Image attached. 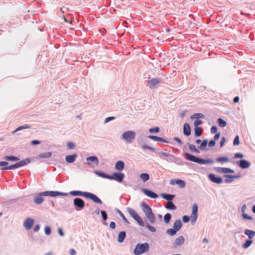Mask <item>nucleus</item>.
Returning <instances> with one entry per match:
<instances>
[{"instance_id": "obj_1", "label": "nucleus", "mask_w": 255, "mask_h": 255, "mask_svg": "<svg viewBox=\"0 0 255 255\" xmlns=\"http://www.w3.org/2000/svg\"><path fill=\"white\" fill-rule=\"evenodd\" d=\"M185 158L187 160L198 163L200 164H206L212 163L211 159L204 160L198 157H197L190 153H185L184 154Z\"/></svg>"}, {"instance_id": "obj_2", "label": "nucleus", "mask_w": 255, "mask_h": 255, "mask_svg": "<svg viewBox=\"0 0 255 255\" xmlns=\"http://www.w3.org/2000/svg\"><path fill=\"white\" fill-rule=\"evenodd\" d=\"M142 210L150 223L151 224L154 223L155 222V217L151 208L148 205L144 204L142 206Z\"/></svg>"}, {"instance_id": "obj_3", "label": "nucleus", "mask_w": 255, "mask_h": 255, "mask_svg": "<svg viewBox=\"0 0 255 255\" xmlns=\"http://www.w3.org/2000/svg\"><path fill=\"white\" fill-rule=\"evenodd\" d=\"M149 250V245L147 243L138 244L134 250L135 255H140Z\"/></svg>"}, {"instance_id": "obj_4", "label": "nucleus", "mask_w": 255, "mask_h": 255, "mask_svg": "<svg viewBox=\"0 0 255 255\" xmlns=\"http://www.w3.org/2000/svg\"><path fill=\"white\" fill-rule=\"evenodd\" d=\"M136 133L132 130L124 132L122 135L123 139L128 143H131L135 138Z\"/></svg>"}, {"instance_id": "obj_5", "label": "nucleus", "mask_w": 255, "mask_h": 255, "mask_svg": "<svg viewBox=\"0 0 255 255\" xmlns=\"http://www.w3.org/2000/svg\"><path fill=\"white\" fill-rule=\"evenodd\" d=\"M30 162V159L29 158H26L24 160H22L19 162H17L13 165H11L8 166H6L3 168H2V170H11L15 168H18L20 167L26 165L27 164L29 163Z\"/></svg>"}, {"instance_id": "obj_6", "label": "nucleus", "mask_w": 255, "mask_h": 255, "mask_svg": "<svg viewBox=\"0 0 255 255\" xmlns=\"http://www.w3.org/2000/svg\"><path fill=\"white\" fill-rule=\"evenodd\" d=\"M128 211L130 216L133 218L140 226H144V223L142 221L141 218L138 215L134 210L132 208H128Z\"/></svg>"}, {"instance_id": "obj_7", "label": "nucleus", "mask_w": 255, "mask_h": 255, "mask_svg": "<svg viewBox=\"0 0 255 255\" xmlns=\"http://www.w3.org/2000/svg\"><path fill=\"white\" fill-rule=\"evenodd\" d=\"M41 194H43L45 196L56 197L58 196H67L68 194L66 193H62L58 191H45L41 192Z\"/></svg>"}, {"instance_id": "obj_8", "label": "nucleus", "mask_w": 255, "mask_h": 255, "mask_svg": "<svg viewBox=\"0 0 255 255\" xmlns=\"http://www.w3.org/2000/svg\"><path fill=\"white\" fill-rule=\"evenodd\" d=\"M125 177V175L122 172L114 173L113 175H110L109 179L114 180L119 182H122Z\"/></svg>"}, {"instance_id": "obj_9", "label": "nucleus", "mask_w": 255, "mask_h": 255, "mask_svg": "<svg viewBox=\"0 0 255 255\" xmlns=\"http://www.w3.org/2000/svg\"><path fill=\"white\" fill-rule=\"evenodd\" d=\"M198 206L196 204H193L192 207L191 220L195 222L197 218Z\"/></svg>"}, {"instance_id": "obj_10", "label": "nucleus", "mask_w": 255, "mask_h": 255, "mask_svg": "<svg viewBox=\"0 0 255 255\" xmlns=\"http://www.w3.org/2000/svg\"><path fill=\"white\" fill-rule=\"evenodd\" d=\"M86 198L91 199L96 203L100 204H102V201L99 198V197L93 193L87 192Z\"/></svg>"}, {"instance_id": "obj_11", "label": "nucleus", "mask_w": 255, "mask_h": 255, "mask_svg": "<svg viewBox=\"0 0 255 255\" xmlns=\"http://www.w3.org/2000/svg\"><path fill=\"white\" fill-rule=\"evenodd\" d=\"M170 184L172 185L177 184L181 188H183L185 186V181L180 179H172L170 181Z\"/></svg>"}, {"instance_id": "obj_12", "label": "nucleus", "mask_w": 255, "mask_h": 255, "mask_svg": "<svg viewBox=\"0 0 255 255\" xmlns=\"http://www.w3.org/2000/svg\"><path fill=\"white\" fill-rule=\"evenodd\" d=\"M34 223V220L33 219L28 218H27L23 223V226L25 229L27 230H30Z\"/></svg>"}, {"instance_id": "obj_13", "label": "nucleus", "mask_w": 255, "mask_h": 255, "mask_svg": "<svg viewBox=\"0 0 255 255\" xmlns=\"http://www.w3.org/2000/svg\"><path fill=\"white\" fill-rule=\"evenodd\" d=\"M215 170L220 173H234V171L229 168L225 167H216Z\"/></svg>"}, {"instance_id": "obj_14", "label": "nucleus", "mask_w": 255, "mask_h": 255, "mask_svg": "<svg viewBox=\"0 0 255 255\" xmlns=\"http://www.w3.org/2000/svg\"><path fill=\"white\" fill-rule=\"evenodd\" d=\"M209 178L212 182L217 184H221L223 182V179L221 177H216L214 174H209Z\"/></svg>"}, {"instance_id": "obj_15", "label": "nucleus", "mask_w": 255, "mask_h": 255, "mask_svg": "<svg viewBox=\"0 0 255 255\" xmlns=\"http://www.w3.org/2000/svg\"><path fill=\"white\" fill-rule=\"evenodd\" d=\"M74 205L79 209H82L84 207L85 204L84 201L80 198H75L74 200Z\"/></svg>"}, {"instance_id": "obj_16", "label": "nucleus", "mask_w": 255, "mask_h": 255, "mask_svg": "<svg viewBox=\"0 0 255 255\" xmlns=\"http://www.w3.org/2000/svg\"><path fill=\"white\" fill-rule=\"evenodd\" d=\"M86 161L88 165H91V162H93L95 165L99 163V160L97 156H92L86 158Z\"/></svg>"}, {"instance_id": "obj_17", "label": "nucleus", "mask_w": 255, "mask_h": 255, "mask_svg": "<svg viewBox=\"0 0 255 255\" xmlns=\"http://www.w3.org/2000/svg\"><path fill=\"white\" fill-rule=\"evenodd\" d=\"M142 191L147 196L151 198H156L158 197V195L154 192L147 190L146 189H143Z\"/></svg>"}, {"instance_id": "obj_18", "label": "nucleus", "mask_w": 255, "mask_h": 255, "mask_svg": "<svg viewBox=\"0 0 255 255\" xmlns=\"http://www.w3.org/2000/svg\"><path fill=\"white\" fill-rule=\"evenodd\" d=\"M184 242V238L183 236H181L177 238L173 244L174 248H176L178 246H181L183 244Z\"/></svg>"}, {"instance_id": "obj_19", "label": "nucleus", "mask_w": 255, "mask_h": 255, "mask_svg": "<svg viewBox=\"0 0 255 255\" xmlns=\"http://www.w3.org/2000/svg\"><path fill=\"white\" fill-rule=\"evenodd\" d=\"M238 165L243 169L248 168L250 166V163L246 160H241L238 163Z\"/></svg>"}, {"instance_id": "obj_20", "label": "nucleus", "mask_w": 255, "mask_h": 255, "mask_svg": "<svg viewBox=\"0 0 255 255\" xmlns=\"http://www.w3.org/2000/svg\"><path fill=\"white\" fill-rule=\"evenodd\" d=\"M125 167V163L123 161H118L115 164V169L119 171L123 170Z\"/></svg>"}, {"instance_id": "obj_21", "label": "nucleus", "mask_w": 255, "mask_h": 255, "mask_svg": "<svg viewBox=\"0 0 255 255\" xmlns=\"http://www.w3.org/2000/svg\"><path fill=\"white\" fill-rule=\"evenodd\" d=\"M77 157V154L76 153H74L72 155L66 156L65 157V160L68 163H73L75 161Z\"/></svg>"}, {"instance_id": "obj_22", "label": "nucleus", "mask_w": 255, "mask_h": 255, "mask_svg": "<svg viewBox=\"0 0 255 255\" xmlns=\"http://www.w3.org/2000/svg\"><path fill=\"white\" fill-rule=\"evenodd\" d=\"M43 196L44 195L43 194H41V193L36 195L34 198V203L36 204H41L43 201V199L42 198Z\"/></svg>"}, {"instance_id": "obj_23", "label": "nucleus", "mask_w": 255, "mask_h": 255, "mask_svg": "<svg viewBox=\"0 0 255 255\" xmlns=\"http://www.w3.org/2000/svg\"><path fill=\"white\" fill-rule=\"evenodd\" d=\"M183 133L186 136L189 135L191 133L190 127L189 125L187 123H186L184 125Z\"/></svg>"}, {"instance_id": "obj_24", "label": "nucleus", "mask_w": 255, "mask_h": 255, "mask_svg": "<svg viewBox=\"0 0 255 255\" xmlns=\"http://www.w3.org/2000/svg\"><path fill=\"white\" fill-rule=\"evenodd\" d=\"M159 83V81L156 79L153 78L148 81V84L150 88H153L155 85Z\"/></svg>"}, {"instance_id": "obj_25", "label": "nucleus", "mask_w": 255, "mask_h": 255, "mask_svg": "<svg viewBox=\"0 0 255 255\" xmlns=\"http://www.w3.org/2000/svg\"><path fill=\"white\" fill-rule=\"evenodd\" d=\"M70 194L72 196H84V197L86 198L87 192H82L80 191H73L70 192Z\"/></svg>"}, {"instance_id": "obj_26", "label": "nucleus", "mask_w": 255, "mask_h": 255, "mask_svg": "<svg viewBox=\"0 0 255 255\" xmlns=\"http://www.w3.org/2000/svg\"><path fill=\"white\" fill-rule=\"evenodd\" d=\"M148 138L151 139H152V140H153L154 141H160V142H165V143H167L168 142L167 141H166V140H165L163 138L160 137H158V136H157L149 135V136H148Z\"/></svg>"}, {"instance_id": "obj_27", "label": "nucleus", "mask_w": 255, "mask_h": 255, "mask_svg": "<svg viewBox=\"0 0 255 255\" xmlns=\"http://www.w3.org/2000/svg\"><path fill=\"white\" fill-rule=\"evenodd\" d=\"M126 237V232L124 231L121 232L118 234V241L120 243H122L124 241Z\"/></svg>"}, {"instance_id": "obj_28", "label": "nucleus", "mask_w": 255, "mask_h": 255, "mask_svg": "<svg viewBox=\"0 0 255 255\" xmlns=\"http://www.w3.org/2000/svg\"><path fill=\"white\" fill-rule=\"evenodd\" d=\"M245 234L248 236L250 239H252L255 236V232L249 229H246L245 231Z\"/></svg>"}, {"instance_id": "obj_29", "label": "nucleus", "mask_w": 255, "mask_h": 255, "mask_svg": "<svg viewBox=\"0 0 255 255\" xmlns=\"http://www.w3.org/2000/svg\"><path fill=\"white\" fill-rule=\"evenodd\" d=\"M240 175H224V177L227 178H230V179H226L225 180V182L226 183H230L232 181H233V179H236V178H238L239 177H240Z\"/></svg>"}, {"instance_id": "obj_30", "label": "nucleus", "mask_w": 255, "mask_h": 255, "mask_svg": "<svg viewBox=\"0 0 255 255\" xmlns=\"http://www.w3.org/2000/svg\"><path fill=\"white\" fill-rule=\"evenodd\" d=\"M181 226H182V224H181V221L180 220H177L174 222V225H173V228L177 231H178L180 229Z\"/></svg>"}, {"instance_id": "obj_31", "label": "nucleus", "mask_w": 255, "mask_h": 255, "mask_svg": "<svg viewBox=\"0 0 255 255\" xmlns=\"http://www.w3.org/2000/svg\"><path fill=\"white\" fill-rule=\"evenodd\" d=\"M140 178L143 182H145L149 180V176L148 174L146 173H141L140 175Z\"/></svg>"}, {"instance_id": "obj_32", "label": "nucleus", "mask_w": 255, "mask_h": 255, "mask_svg": "<svg viewBox=\"0 0 255 255\" xmlns=\"http://www.w3.org/2000/svg\"><path fill=\"white\" fill-rule=\"evenodd\" d=\"M162 197L168 200V201H171L175 197V195H170V194H163L162 195Z\"/></svg>"}, {"instance_id": "obj_33", "label": "nucleus", "mask_w": 255, "mask_h": 255, "mask_svg": "<svg viewBox=\"0 0 255 255\" xmlns=\"http://www.w3.org/2000/svg\"><path fill=\"white\" fill-rule=\"evenodd\" d=\"M216 161L218 162L226 163L229 161V159L228 157H221L217 158Z\"/></svg>"}, {"instance_id": "obj_34", "label": "nucleus", "mask_w": 255, "mask_h": 255, "mask_svg": "<svg viewBox=\"0 0 255 255\" xmlns=\"http://www.w3.org/2000/svg\"><path fill=\"white\" fill-rule=\"evenodd\" d=\"M29 128H30V126L29 125H24L23 126L18 127L17 128H16L15 129V130H14L13 131L12 133H14L15 132H16L17 131H19V130H22V129H24Z\"/></svg>"}, {"instance_id": "obj_35", "label": "nucleus", "mask_w": 255, "mask_h": 255, "mask_svg": "<svg viewBox=\"0 0 255 255\" xmlns=\"http://www.w3.org/2000/svg\"><path fill=\"white\" fill-rule=\"evenodd\" d=\"M165 207L170 210H175L176 209L175 205L171 201H168Z\"/></svg>"}, {"instance_id": "obj_36", "label": "nucleus", "mask_w": 255, "mask_h": 255, "mask_svg": "<svg viewBox=\"0 0 255 255\" xmlns=\"http://www.w3.org/2000/svg\"><path fill=\"white\" fill-rule=\"evenodd\" d=\"M202 132V129L200 127H195V135L197 136H199L201 135Z\"/></svg>"}, {"instance_id": "obj_37", "label": "nucleus", "mask_w": 255, "mask_h": 255, "mask_svg": "<svg viewBox=\"0 0 255 255\" xmlns=\"http://www.w3.org/2000/svg\"><path fill=\"white\" fill-rule=\"evenodd\" d=\"M5 159L9 161H17L19 160V158L17 157L13 156H6L4 157Z\"/></svg>"}, {"instance_id": "obj_38", "label": "nucleus", "mask_w": 255, "mask_h": 255, "mask_svg": "<svg viewBox=\"0 0 255 255\" xmlns=\"http://www.w3.org/2000/svg\"><path fill=\"white\" fill-rule=\"evenodd\" d=\"M96 173L100 177L109 179L110 175H107L103 172H96Z\"/></svg>"}, {"instance_id": "obj_39", "label": "nucleus", "mask_w": 255, "mask_h": 255, "mask_svg": "<svg viewBox=\"0 0 255 255\" xmlns=\"http://www.w3.org/2000/svg\"><path fill=\"white\" fill-rule=\"evenodd\" d=\"M171 215L169 213H167L164 216V222L166 223V224H168L169 223L170 219H171Z\"/></svg>"}, {"instance_id": "obj_40", "label": "nucleus", "mask_w": 255, "mask_h": 255, "mask_svg": "<svg viewBox=\"0 0 255 255\" xmlns=\"http://www.w3.org/2000/svg\"><path fill=\"white\" fill-rule=\"evenodd\" d=\"M177 232V231L173 228V229H168L166 233L170 236H174L176 234Z\"/></svg>"}, {"instance_id": "obj_41", "label": "nucleus", "mask_w": 255, "mask_h": 255, "mask_svg": "<svg viewBox=\"0 0 255 255\" xmlns=\"http://www.w3.org/2000/svg\"><path fill=\"white\" fill-rule=\"evenodd\" d=\"M218 121L219 125L221 127L223 128V127H225L226 126V125H227L226 122L224 120H223L222 119L219 118L218 120Z\"/></svg>"}, {"instance_id": "obj_42", "label": "nucleus", "mask_w": 255, "mask_h": 255, "mask_svg": "<svg viewBox=\"0 0 255 255\" xmlns=\"http://www.w3.org/2000/svg\"><path fill=\"white\" fill-rule=\"evenodd\" d=\"M208 144V140L204 139L202 141L200 146L199 147L201 149H205Z\"/></svg>"}, {"instance_id": "obj_43", "label": "nucleus", "mask_w": 255, "mask_h": 255, "mask_svg": "<svg viewBox=\"0 0 255 255\" xmlns=\"http://www.w3.org/2000/svg\"><path fill=\"white\" fill-rule=\"evenodd\" d=\"M252 243H253V241L251 239L247 240V241H246V243L243 245V247L244 249H247L251 245Z\"/></svg>"}, {"instance_id": "obj_44", "label": "nucleus", "mask_w": 255, "mask_h": 255, "mask_svg": "<svg viewBox=\"0 0 255 255\" xmlns=\"http://www.w3.org/2000/svg\"><path fill=\"white\" fill-rule=\"evenodd\" d=\"M203 118H204V115L201 113L194 114L191 117V119H198Z\"/></svg>"}, {"instance_id": "obj_45", "label": "nucleus", "mask_w": 255, "mask_h": 255, "mask_svg": "<svg viewBox=\"0 0 255 255\" xmlns=\"http://www.w3.org/2000/svg\"><path fill=\"white\" fill-rule=\"evenodd\" d=\"M52 155V153L50 152L43 153L39 155V157L41 158H47L50 157Z\"/></svg>"}, {"instance_id": "obj_46", "label": "nucleus", "mask_w": 255, "mask_h": 255, "mask_svg": "<svg viewBox=\"0 0 255 255\" xmlns=\"http://www.w3.org/2000/svg\"><path fill=\"white\" fill-rule=\"evenodd\" d=\"M240 144V140L239 135H237L234 138L233 141L234 145H238Z\"/></svg>"}, {"instance_id": "obj_47", "label": "nucleus", "mask_w": 255, "mask_h": 255, "mask_svg": "<svg viewBox=\"0 0 255 255\" xmlns=\"http://www.w3.org/2000/svg\"><path fill=\"white\" fill-rule=\"evenodd\" d=\"M159 131V128L158 127H155L154 128H150L149 131L150 133H157Z\"/></svg>"}, {"instance_id": "obj_48", "label": "nucleus", "mask_w": 255, "mask_h": 255, "mask_svg": "<svg viewBox=\"0 0 255 255\" xmlns=\"http://www.w3.org/2000/svg\"><path fill=\"white\" fill-rule=\"evenodd\" d=\"M141 147L143 149H148L151 151H153L154 150L153 148L146 145H142Z\"/></svg>"}, {"instance_id": "obj_49", "label": "nucleus", "mask_w": 255, "mask_h": 255, "mask_svg": "<svg viewBox=\"0 0 255 255\" xmlns=\"http://www.w3.org/2000/svg\"><path fill=\"white\" fill-rule=\"evenodd\" d=\"M44 232L47 235H49L51 233V229L50 227L48 226L45 227L44 228Z\"/></svg>"}, {"instance_id": "obj_50", "label": "nucleus", "mask_w": 255, "mask_h": 255, "mask_svg": "<svg viewBox=\"0 0 255 255\" xmlns=\"http://www.w3.org/2000/svg\"><path fill=\"white\" fill-rule=\"evenodd\" d=\"M67 147L70 149H73L75 147L74 144L71 142H68L67 144Z\"/></svg>"}, {"instance_id": "obj_51", "label": "nucleus", "mask_w": 255, "mask_h": 255, "mask_svg": "<svg viewBox=\"0 0 255 255\" xmlns=\"http://www.w3.org/2000/svg\"><path fill=\"white\" fill-rule=\"evenodd\" d=\"M119 214L120 215L121 217L123 218V220L126 223H128V220L127 219V218H126L125 216L123 214V213L122 212H121V211H119Z\"/></svg>"}, {"instance_id": "obj_52", "label": "nucleus", "mask_w": 255, "mask_h": 255, "mask_svg": "<svg viewBox=\"0 0 255 255\" xmlns=\"http://www.w3.org/2000/svg\"><path fill=\"white\" fill-rule=\"evenodd\" d=\"M202 124V122L200 120H196L194 122V126L197 127L198 126Z\"/></svg>"}, {"instance_id": "obj_53", "label": "nucleus", "mask_w": 255, "mask_h": 255, "mask_svg": "<svg viewBox=\"0 0 255 255\" xmlns=\"http://www.w3.org/2000/svg\"><path fill=\"white\" fill-rule=\"evenodd\" d=\"M243 157V154L240 153H236L234 155L235 158H242Z\"/></svg>"}, {"instance_id": "obj_54", "label": "nucleus", "mask_w": 255, "mask_h": 255, "mask_svg": "<svg viewBox=\"0 0 255 255\" xmlns=\"http://www.w3.org/2000/svg\"><path fill=\"white\" fill-rule=\"evenodd\" d=\"M146 227L148 229V230L152 232H155L156 231L155 228L149 225H147Z\"/></svg>"}, {"instance_id": "obj_55", "label": "nucleus", "mask_w": 255, "mask_h": 255, "mask_svg": "<svg viewBox=\"0 0 255 255\" xmlns=\"http://www.w3.org/2000/svg\"><path fill=\"white\" fill-rule=\"evenodd\" d=\"M174 140H175L176 142H178L179 145H181L182 144V142L181 141V139L178 137H174Z\"/></svg>"}, {"instance_id": "obj_56", "label": "nucleus", "mask_w": 255, "mask_h": 255, "mask_svg": "<svg viewBox=\"0 0 255 255\" xmlns=\"http://www.w3.org/2000/svg\"><path fill=\"white\" fill-rule=\"evenodd\" d=\"M101 214H102V216L103 217V218L104 220H107V213L105 211H102L101 212Z\"/></svg>"}, {"instance_id": "obj_57", "label": "nucleus", "mask_w": 255, "mask_h": 255, "mask_svg": "<svg viewBox=\"0 0 255 255\" xmlns=\"http://www.w3.org/2000/svg\"><path fill=\"white\" fill-rule=\"evenodd\" d=\"M215 144H216V141H215L214 140H211L209 142V146L210 147H213L215 145Z\"/></svg>"}, {"instance_id": "obj_58", "label": "nucleus", "mask_w": 255, "mask_h": 255, "mask_svg": "<svg viewBox=\"0 0 255 255\" xmlns=\"http://www.w3.org/2000/svg\"><path fill=\"white\" fill-rule=\"evenodd\" d=\"M217 131V128L216 126H213L211 128V132L212 133H216Z\"/></svg>"}, {"instance_id": "obj_59", "label": "nucleus", "mask_w": 255, "mask_h": 255, "mask_svg": "<svg viewBox=\"0 0 255 255\" xmlns=\"http://www.w3.org/2000/svg\"><path fill=\"white\" fill-rule=\"evenodd\" d=\"M189 217L187 216H184L183 217V221L184 223H187L189 221Z\"/></svg>"}, {"instance_id": "obj_60", "label": "nucleus", "mask_w": 255, "mask_h": 255, "mask_svg": "<svg viewBox=\"0 0 255 255\" xmlns=\"http://www.w3.org/2000/svg\"><path fill=\"white\" fill-rule=\"evenodd\" d=\"M8 162L6 161H0V166H5L6 167L8 165Z\"/></svg>"}, {"instance_id": "obj_61", "label": "nucleus", "mask_w": 255, "mask_h": 255, "mask_svg": "<svg viewBox=\"0 0 255 255\" xmlns=\"http://www.w3.org/2000/svg\"><path fill=\"white\" fill-rule=\"evenodd\" d=\"M115 119V117H108L106 119H105V123H108L109 122H110V121L111 120H114Z\"/></svg>"}, {"instance_id": "obj_62", "label": "nucleus", "mask_w": 255, "mask_h": 255, "mask_svg": "<svg viewBox=\"0 0 255 255\" xmlns=\"http://www.w3.org/2000/svg\"><path fill=\"white\" fill-rule=\"evenodd\" d=\"M40 143V141L37 140H34L31 141V144L32 145H36L39 144Z\"/></svg>"}, {"instance_id": "obj_63", "label": "nucleus", "mask_w": 255, "mask_h": 255, "mask_svg": "<svg viewBox=\"0 0 255 255\" xmlns=\"http://www.w3.org/2000/svg\"><path fill=\"white\" fill-rule=\"evenodd\" d=\"M110 227L111 228L114 229L116 227V224L114 222H111L110 224Z\"/></svg>"}, {"instance_id": "obj_64", "label": "nucleus", "mask_w": 255, "mask_h": 255, "mask_svg": "<svg viewBox=\"0 0 255 255\" xmlns=\"http://www.w3.org/2000/svg\"><path fill=\"white\" fill-rule=\"evenodd\" d=\"M189 148L192 151H194L196 148L194 145L190 144L189 145Z\"/></svg>"}]
</instances>
